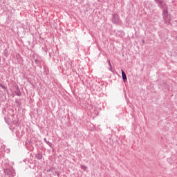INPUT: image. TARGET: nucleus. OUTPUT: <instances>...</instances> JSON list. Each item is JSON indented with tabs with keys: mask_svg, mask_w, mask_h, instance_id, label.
I'll list each match as a JSON object with an SVG mask.
<instances>
[{
	"mask_svg": "<svg viewBox=\"0 0 177 177\" xmlns=\"http://www.w3.org/2000/svg\"><path fill=\"white\" fill-rule=\"evenodd\" d=\"M162 16L165 20V23H166V24H169V23H171V17H167L168 16V10H167L166 9H163Z\"/></svg>",
	"mask_w": 177,
	"mask_h": 177,
	"instance_id": "nucleus-1",
	"label": "nucleus"
},
{
	"mask_svg": "<svg viewBox=\"0 0 177 177\" xmlns=\"http://www.w3.org/2000/svg\"><path fill=\"white\" fill-rule=\"evenodd\" d=\"M111 21L113 24H116V26H118V24H120V15L116 13L112 14Z\"/></svg>",
	"mask_w": 177,
	"mask_h": 177,
	"instance_id": "nucleus-2",
	"label": "nucleus"
},
{
	"mask_svg": "<svg viewBox=\"0 0 177 177\" xmlns=\"http://www.w3.org/2000/svg\"><path fill=\"white\" fill-rule=\"evenodd\" d=\"M154 1L158 5L159 8H160L161 9H167V4H165L163 1L154 0Z\"/></svg>",
	"mask_w": 177,
	"mask_h": 177,
	"instance_id": "nucleus-3",
	"label": "nucleus"
},
{
	"mask_svg": "<svg viewBox=\"0 0 177 177\" xmlns=\"http://www.w3.org/2000/svg\"><path fill=\"white\" fill-rule=\"evenodd\" d=\"M44 140L45 142V143H46V145H48V146H49V147H50V149H52L53 151H55V147L53 144H52V142H50L49 140H46V138H44Z\"/></svg>",
	"mask_w": 177,
	"mask_h": 177,
	"instance_id": "nucleus-4",
	"label": "nucleus"
},
{
	"mask_svg": "<svg viewBox=\"0 0 177 177\" xmlns=\"http://www.w3.org/2000/svg\"><path fill=\"white\" fill-rule=\"evenodd\" d=\"M121 71H122V78L123 80V82H127V81H128V79L127 78V74L125 73L124 70L122 69Z\"/></svg>",
	"mask_w": 177,
	"mask_h": 177,
	"instance_id": "nucleus-5",
	"label": "nucleus"
},
{
	"mask_svg": "<svg viewBox=\"0 0 177 177\" xmlns=\"http://www.w3.org/2000/svg\"><path fill=\"white\" fill-rule=\"evenodd\" d=\"M4 174L7 175L8 176H10L12 175V169H4Z\"/></svg>",
	"mask_w": 177,
	"mask_h": 177,
	"instance_id": "nucleus-6",
	"label": "nucleus"
},
{
	"mask_svg": "<svg viewBox=\"0 0 177 177\" xmlns=\"http://www.w3.org/2000/svg\"><path fill=\"white\" fill-rule=\"evenodd\" d=\"M37 160H42V153H38L35 156Z\"/></svg>",
	"mask_w": 177,
	"mask_h": 177,
	"instance_id": "nucleus-7",
	"label": "nucleus"
},
{
	"mask_svg": "<svg viewBox=\"0 0 177 177\" xmlns=\"http://www.w3.org/2000/svg\"><path fill=\"white\" fill-rule=\"evenodd\" d=\"M3 55L6 57H8V56H9V53L8 52V49H4L3 50Z\"/></svg>",
	"mask_w": 177,
	"mask_h": 177,
	"instance_id": "nucleus-8",
	"label": "nucleus"
},
{
	"mask_svg": "<svg viewBox=\"0 0 177 177\" xmlns=\"http://www.w3.org/2000/svg\"><path fill=\"white\" fill-rule=\"evenodd\" d=\"M12 122L14 125H17L19 124V119L12 120Z\"/></svg>",
	"mask_w": 177,
	"mask_h": 177,
	"instance_id": "nucleus-9",
	"label": "nucleus"
},
{
	"mask_svg": "<svg viewBox=\"0 0 177 177\" xmlns=\"http://www.w3.org/2000/svg\"><path fill=\"white\" fill-rule=\"evenodd\" d=\"M15 95H17V96H21V92L20 91V90H17L15 91Z\"/></svg>",
	"mask_w": 177,
	"mask_h": 177,
	"instance_id": "nucleus-10",
	"label": "nucleus"
},
{
	"mask_svg": "<svg viewBox=\"0 0 177 177\" xmlns=\"http://www.w3.org/2000/svg\"><path fill=\"white\" fill-rule=\"evenodd\" d=\"M80 168H81L82 169H83V171H86V169H88V167H87L86 166L84 165H82L80 166Z\"/></svg>",
	"mask_w": 177,
	"mask_h": 177,
	"instance_id": "nucleus-11",
	"label": "nucleus"
},
{
	"mask_svg": "<svg viewBox=\"0 0 177 177\" xmlns=\"http://www.w3.org/2000/svg\"><path fill=\"white\" fill-rule=\"evenodd\" d=\"M4 120H5V122H6V124H9V118H8V117H5Z\"/></svg>",
	"mask_w": 177,
	"mask_h": 177,
	"instance_id": "nucleus-12",
	"label": "nucleus"
},
{
	"mask_svg": "<svg viewBox=\"0 0 177 177\" xmlns=\"http://www.w3.org/2000/svg\"><path fill=\"white\" fill-rule=\"evenodd\" d=\"M112 68H113V66H111L110 68H109V71H113V69H112Z\"/></svg>",
	"mask_w": 177,
	"mask_h": 177,
	"instance_id": "nucleus-13",
	"label": "nucleus"
},
{
	"mask_svg": "<svg viewBox=\"0 0 177 177\" xmlns=\"http://www.w3.org/2000/svg\"><path fill=\"white\" fill-rule=\"evenodd\" d=\"M1 86L3 88V89H5V86L1 84Z\"/></svg>",
	"mask_w": 177,
	"mask_h": 177,
	"instance_id": "nucleus-14",
	"label": "nucleus"
},
{
	"mask_svg": "<svg viewBox=\"0 0 177 177\" xmlns=\"http://www.w3.org/2000/svg\"><path fill=\"white\" fill-rule=\"evenodd\" d=\"M109 67H111V62L109 63Z\"/></svg>",
	"mask_w": 177,
	"mask_h": 177,
	"instance_id": "nucleus-15",
	"label": "nucleus"
},
{
	"mask_svg": "<svg viewBox=\"0 0 177 177\" xmlns=\"http://www.w3.org/2000/svg\"><path fill=\"white\" fill-rule=\"evenodd\" d=\"M142 44H145V40H142Z\"/></svg>",
	"mask_w": 177,
	"mask_h": 177,
	"instance_id": "nucleus-16",
	"label": "nucleus"
},
{
	"mask_svg": "<svg viewBox=\"0 0 177 177\" xmlns=\"http://www.w3.org/2000/svg\"><path fill=\"white\" fill-rule=\"evenodd\" d=\"M108 63H109V64L110 63V59H108Z\"/></svg>",
	"mask_w": 177,
	"mask_h": 177,
	"instance_id": "nucleus-17",
	"label": "nucleus"
},
{
	"mask_svg": "<svg viewBox=\"0 0 177 177\" xmlns=\"http://www.w3.org/2000/svg\"><path fill=\"white\" fill-rule=\"evenodd\" d=\"M35 63H37V59H35Z\"/></svg>",
	"mask_w": 177,
	"mask_h": 177,
	"instance_id": "nucleus-18",
	"label": "nucleus"
}]
</instances>
